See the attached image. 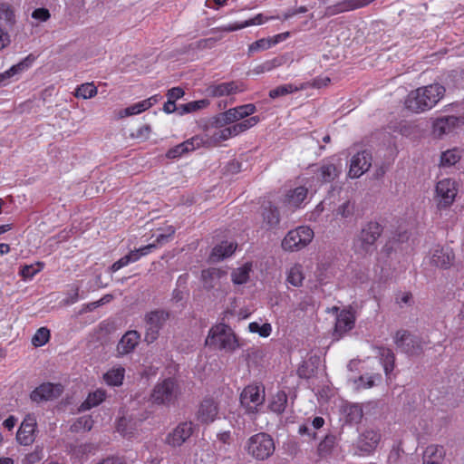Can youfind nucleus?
Returning a JSON list of instances; mask_svg holds the SVG:
<instances>
[{"label":"nucleus","instance_id":"e433bc0d","mask_svg":"<svg viewBox=\"0 0 464 464\" xmlns=\"http://www.w3.org/2000/svg\"><path fill=\"white\" fill-rule=\"evenodd\" d=\"M288 35V33L283 34H277L274 39L270 38H262L259 39L253 44H251L248 47V54L251 55V53L260 51V50H267L269 49L273 44H276L278 43L279 39L282 36Z\"/></svg>","mask_w":464,"mask_h":464},{"label":"nucleus","instance_id":"69168bd1","mask_svg":"<svg viewBox=\"0 0 464 464\" xmlns=\"http://www.w3.org/2000/svg\"><path fill=\"white\" fill-rule=\"evenodd\" d=\"M230 138L231 137L229 136V133H227V129L224 128L222 130L215 131L211 137V140L214 143H219Z\"/></svg>","mask_w":464,"mask_h":464},{"label":"nucleus","instance_id":"052dcab7","mask_svg":"<svg viewBox=\"0 0 464 464\" xmlns=\"http://www.w3.org/2000/svg\"><path fill=\"white\" fill-rule=\"evenodd\" d=\"M139 255L137 254H129L118 261L114 262L111 266L110 267V270L111 272H116L119 269L122 268L123 266H127L130 261H136L139 258Z\"/></svg>","mask_w":464,"mask_h":464},{"label":"nucleus","instance_id":"b1692460","mask_svg":"<svg viewBox=\"0 0 464 464\" xmlns=\"http://www.w3.org/2000/svg\"><path fill=\"white\" fill-rule=\"evenodd\" d=\"M160 95H153L150 97L149 99H146L144 101H141L140 102H137L135 104H132L124 110H121L119 112V115L121 118L139 114L142 111H145L146 110L152 107L155 103H157L160 101Z\"/></svg>","mask_w":464,"mask_h":464},{"label":"nucleus","instance_id":"bf43d9fd","mask_svg":"<svg viewBox=\"0 0 464 464\" xmlns=\"http://www.w3.org/2000/svg\"><path fill=\"white\" fill-rule=\"evenodd\" d=\"M44 458V447L40 445H36L34 450L26 454L24 462L25 464H34L40 461Z\"/></svg>","mask_w":464,"mask_h":464},{"label":"nucleus","instance_id":"a18cd8bd","mask_svg":"<svg viewBox=\"0 0 464 464\" xmlns=\"http://www.w3.org/2000/svg\"><path fill=\"white\" fill-rule=\"evenodd\" d=\"M44 266L43 262H36L32 265H25L21 267L19 275L24 280L32 279L37 273H39Z\"/></svg>","mask_w":464,"mask_h":464},{"label":"nucleus","instance_id":"1a4fd4ad","mask_svg":"<svg viewBox=\"0 0 464 464\" xmlns=\"http://www.w3.org/2000/svg\"><path fill=\"white\" fill-rule=\"evenodd\" d=\"M457 182L451 179H443L440 180L435 187L434 199L440 209L450 207L457 196Z\"/></svg>","mask_w":464,"mask_h":464},{"label":"nucleus","instance_id":"9b49d317","mask_svg":"<svg viewBox=\"0 0 464 464\" xmlns=\"http://www.w3.org/2000/svg\"><path fill=\"white\" fill-rule=\"evenodd\" d=\"M256 111V105L253 103H247L231 108L224 112L218 114L215 117L214 123L217 127L222 128L226 125L237 122V121L254 114Z\"/></svg>","mask_w":464,"mask_h":464},{"label":"nucleus","instance_id":"0eeeda50","mask_svg":"<svg viewBox=\"0 0 464 464\" xmlns=\"http://www.w3.org/2000/svg\"><path fill=\"white\" fill-rule=\"evenodd\" d=\"M314 232L308 227H298L287 233L282 241V247L287 251H298L305 247L313 239Z\"/></svg>","mask_w":464,"mask_h":464},{"label":"nucleus","instance_id":"680f3d73","mask_svg":"<svg viewBox=\"0 0 464 464\" xmlns=\"http://www.w3.org/2000/svg\"><path fill=\"white\" fill-rule=\"evenodd\" d=\"M218 40L216 38L200 39L189 44L191 50H205L211 49Z\"/></svg>","mask_w":464,"mask_h":464},{"label":"nucleus","instance_id":"6ab92c4d","mask_svg":"<svg viewBox=\"0 0 464 464\" xmlns=\"http://www.w3.org/2000/svg\"><path fill=\"white\" fill-rule=\"evenodd\" d=\"M218 414V403L210 398L205 399L201 401L197 411V420L204 424L213 422Z\"/></svg>","mask_w":464,"mask_h":464},{"label":"nucleus","instance_id":"aec40b11","mask_svg":"<svg viewBox=\"0 0 464 464\" xmlns=\"http://www.w3.org/2000/svg\"><path fill=\"white\" fill-rule=\"evenodd\" d=\"M372 0H343L325 8L324 16H333L343 12L368 5Z\"/></svg>","mask_w":464,"mask_h":464},{"label":"nucleus","instance_id":"4be33fe9","mask_svg":"<svg viewBox=\"0 0 464 464\" xmlns=\"http://www.w3.org/2000/svg\"><path fill=\"white\" fill-rule=\"evenodd\" d=\"M226 272L218 268H208L201 273L204 288L207 290L217 289L221 286V281L226 278Z\"/></svg>","mask_w":464,"mask_h":464},{"label":"nucleus","instance_id":"2eb2a0df","mask_svg":"<svg viewBox=\"0 0 464 464\" xmlns=\"http://www.w3.org/2000/svg\"><path fill=\"white\" fill-rule=\"evenodd\" d=\"M63 392L61 384L46 382L35 388L30 394L33 401L40 403L42 401H52L58 398Z\"/></svg>","mask_w":464,"mask_h":464},{"label":"nucleus","instance_id":"09e8293b","mask_svg":"<svg viewBox=\"0 0 464 464\" xmlns=\"http://www.w3.org/2000/svg\"><path fill=\"white\" fill-rule=\"evenodd\" d=\"M301 89H304V86H301L300 88H298V87L294 86L293 84L280 85L269 92V97L272 99H275L279 96H284V95H286L289 93H293Z\"/></svg>","mask_w":464,"mask_h":464},{"label":"nucleus","instance_id":"c756f323","mask_svg":"<svg viewBox=\"0 0 464 464\" xmlns=\"http://www.w3.org/2000/svg\"><path fill=\"white\" fill-rule=\"evenodd\" d=\"M262 218L263 223L266 228H273L278 225L280 221L279 211L276 207L273 206L270 202L263 205Z\"/></svg>","mask_w":464,"mask_h":464},{"label":"nucleus","instance_id":"de8ad7c7","mask_svg":"<svg viewBox=\"0 0 464 464\" xmlns=\"http://www.w3.org/2000/svg\"><path fill=\"white\" fill-rule=\"evenodd\" d=\"M338 170L334 164L324 165L319 169V175L324 182H331L338 177Z\"/></svg>","mask_w":464,"mask_h":464},{"label":"nucleus","instance_id":"5701e85b","mask_svg":"<svg viewBox=\"0 0 464 464\" xmlns=\"http://www.w3.org/2000/svg\"><path fill=\"white\" fill-rule=\"evenodd\" d=\"M460 122L456 116H445L437 119L433 123V133L437 137L451 132Z\"/></svg>","mask_w":464,"mask_h":464},{"label":"nucleus","instance_id":"338daca9","mask_svg":"<svg viewBox=\"0 0 464 464\" xmlns=\"http://www.w3.org/2000/svg\"><path fill=\"white\" fill-rule=\"evenodd\" d=\"M32 17L45 22L50 18V13L46 8H37L33 12Z\"/></svg>","mask_w":464,"mask_h":464},{"label":"nucleus","instance_id":"5fc2aeb1","mask_svg":"<svg viewBox=\"0 0 464 464\" xmlns=\"http://www.w3.org/2000/svg\"><path fill=\"white\" fill-rule=\"evenodd\" d=\"M281 64V62L278 58H274L272 60L266 61L265 63L258 64L253 69V72L255 74H261L266 72H270L273 69L278 67Z\"/></svg>","mask_w":464,"mask_h":464},{"label":"nucleus","instance_id":"e2e57ef3","mask_svg":"<svg viewBox=\"0 0 464 464\" xmlns=\"http://www.w3.org/2000/svg\"><path fill=\"white\" fill-rule=\"evenodd\" d=\"M93 447L92 444L82 443L79 445H74L72 447V453L77 457L82 458L83 455L91 452L92 450Z\"/></svg>","mask_w":464,"mask_h":464},{"label":"nucleus","instance_id":"9d476101","mask_svg":"<svg viewBox=\"0 0 464 464\" xmlns=\"http://www.w3.org/2000/svg\"><path fill=\"white\" fill-rule=\"evenodd\" d=\"M265 401L263 386L250 384L244 388L240 394V403L248 413H255Z\"/></svg>","mask_w":464,"mask_h":464},{"label":"nucleus","instance_id":"79ce46f5","mask_svg":"<svg viewBox=\"0 0 464 464\" xmlns=\"http://www.w3.org/2000/svg\"><path fill=\"white\" fill-rule=\"evenodd\" d=\"M304 279V276L303 273L302 266L299 264H295L288 271L287 282L292 285L298 287L302 285Z\"/></svg>","mask_w":464,"mask_h":464},{"label":"nucleus","instance_id":"393cba45","mask_svg":"<svg viewBox=\"0 0 464 464\" xmlns=\"http://www.w3.org/2000/svg\"><path fill=\"white\" fill-rule=\"evenodd\" d=\"M340 411L344 421L349 424L359 423L363 416L362 408L358 403H345Z\"/></svg>","mask_w":464,"mask_h":464},{"label":"nucleus","instance_id":"a211bd4d","mask_svg":"<svg viewBox=\"0 0 464 464\" xmlns=\"http://www.w3.org/2000/svg\"><path fill=\"white\" fill-rule=\"evenodd\" d=\"M140 334L135 330L127 331L119 341L116 353L117 357H121L132 353L138 346Z\"/></svg>","mask_w":464,"mask_h":464},{"label":"nucleus","instance_id":"13d9d810","mask_svg":"<svg viewBox=\"0 0 464 464\" xmlns=\"http://www.w3.org/2000/svg\"><path fill=\"white\" fill-rule=\"evenodd\" d=\"M248 329L251 333H258V334L262 337L269 336L272 331L270 324L266 323L260 325L256 322L250 323L248 325Z\"/></svg>","mask_w":464,"mask_h":464},{"label":"nucleus","instance_id":"a19ab883","mask_svg":"<svg viewBox=\"0 0 464 464\" xmlns=\"http://www.w3.org/2000/svg\"><path fill=\"white\" fill-rule=\"evenodd\" d=\"M209 105L208 100L203 99L194 101L179 106V114L184 115L207 108Z\"/></svg>","mask_w":464,"mask_h":464},{"label":"nucleus","instance_id":"412c9836","mask_svg":"<svg viewBox=\"0 0 464 464\" xmlns=\"http://www.w3.org/2000/svg\"><path fill=\"white\" fill-rule=\"evenodd\" d=\"M454 260V254L449 246H436L430 257V263L440 268H448Z\"/></svg>","mask_w":464,"mask_h":464},{"label":"nucleus","instance_id":"f257e3e1","mask_svg":"<svg viewBox=\"0 0 464 464\" xmlns=\"http://www.w3.org/2000/svg\"><path fill=\"white\" fill-rule=\"evenodd\" d=\"M444 92L445 88L438 83L418 88L408 94L405 106L415 113L429 111L440 102Z\"/></svg>","mask_w":464,"mask_h":464},{"label":"nucleus","instance_id":"423d86ee","mask_svg":"<svg viewBox=\"0 0 464 464\" xmlns=\"http://www.w3.org/2000/svg\"><path fill=\"white\" fill-rule=\"evenodd\" d=\"M169 318V313L163 309L150 311L145 314V341L148 343H151L158 339L160 329Z\"/></svg>","mask_w":464,"mask_h":464},{"label":"nucleus","instance_id":"4c0bfd02","mask_svg":"<svg viewBox=\"0 0 464 464\" xmlns=\"http://www.w3.org/2000/svg\"><path fill=\"white\" fill-rule=\"evenodd\" d=\"M125 369L122 366H118L109 370L103 376L107 384L112 386H119L122 383L124 378Z\"/></svg>","mask_w":464,"mask_h":464},{"label":"nucleus","instance_id":"37998d69","mask_svg":"<svg viewBox=\"0 0 464 464\" xmlns=\"http://www.w3.org/2000/svg\"><path fill=\"white\" fill-rule=\"evenodd\" d=\"M106 393L102 390H97L90 393L87 399L82 402L81 408L82 410H90L92 407L99 405L105 399Z\"/></svg>","mask_w":464,"mask_h":464},{"label":"nucleus","instance_id":"58836bf2","mask_svg":"<svg viewBox=\"0 0 464 464\" xmlns=\"http://www.w3.org/2000/svg\"><path fill=\"white\" fill-rule=\"evenodd\" d=\"M287 404V395L285 392H278L273 396L272 401L269 404V408L272 411L281 414L285 411Z\"/></svg>","mask_w":464,"mask_h":464},{"label":"nucleus","instance_id":"f8f14e48","mask_svg":"<svg viewBox=\"0 0 464 464\" xmlns=\"http://www.w3.org/2000/svg\"><path fill=\"white\" fill-rule=\"evenodd\" d=\"M194 424L192 421L180 422L165 438V443L176 448L183 445L193 434Z\"/></svg>","mask_w":464,"mask_h":464},{"label":"nucleus","instance_id":"4468645a","mask_svg":"<svg viewBox=\"0 0 464 464\" xmlns=\"http://www.w3.org/2000/svg\"><path fill=\"white\" fill-rule=\"evenodd\" d=\"M36 427L35 416L33 414L26 415L16 433L18 443L24 446L31 445L35 440Z\"/></svg>","mask_w":464,"mask_h":464},{"label":"nucleus","instance_id":"bb28decb","mask_svg":"<svg viewBox=\"0 0 464 464\" xmlns=\"http://www.w3.org/2000/svg\"><path fill=\"white\" fill-rule=\"evenodd\" d=\"M446 451L443 446L430 445L423 453V464H441Z\"/></svg>","mask_w":464,"mask_h":464},{"label":"nucleus","instance_id":"603ef678","mask_svg":"<svg viewBox=\"0 0 464 464\" xmlns=\"http://www.w3.org/2000/svg\"><path fill=\"white\" fill-rule=\"evenodd\" d=\"M335 444V437L334 435H327L318 445V453L321 457L327 456L333 450Z\"/></svg>","mask_w":464,"mask_h":464},{"label":"nucleus","instance_id":"3c124183","mask_svg":"<svg viewBox=\"0 0 464 464\" xmlns=\"http://www.w3.org/2000/svg\"><path fill=\"white\" fill-rule=\"evenodd\" d=\"M93 420L90 416L80 417L71 427L72 431H89L92 429Z\"/></svg>","mask_w":464,"mask_h":464},{"label":"nucleus","instance_id":"473e14b6","mask_svg":"<svg viewBox=\"0 0 464 464\" xmlns=\"http://www.w3.org/2000/svg\"><path fill=\"white\" fill-rule=\"evenodd\" d=\"M278 16H270V17H265L262 14H256L254 18L246 20V22L242 24H236L233 25H227L224 26L222 28L225 32H233L237 31L250 25H259L264 24L266 21L272 20V19H278Z\"/></svg>","mask_w":464,"mask_h":464},{"label":"nucleus","instance_id":"20e7f679","mask_svg":"<svg viewBox=\"0 0 464 464\" xmlns=\"http://www.w3.org/2000/svg\"><path fill=\"white\" fill-rule=\"evenodd\" d=\"M245 449L251 457L257 460L268 459L275 451V442L270 435L259 432L251 436L245 446Z\"/></svg>","mask_w":464,"mask_h":464},{"label":"nucleus","instance_id":"49530a36","mask_svg":"<svg viewBox=\"0 0 464 464\" xmlns=\"http://www.w3.org/2000/svg\"><path fill=\"white\" fill-rule=\"evenodd\" d=\"M460 160V154L458 150H449L440 156V164L443 167H450L455 165Z\"/></svg>","mask_w":464,"mask_h":464},{"label":"nucleus","instance_id":"774afa93","mask_svg":"<svg viewBox=\"0 0 464 464\" xmlns=\"http://www.w3.org/2000/svg\"><path fill=\"white\" fill-rule=\"evenodd\" d=\"M184 94H185V92L182 88L174 87L168 91L167 97H168V100L175 102L176 100L183 97Z\"/></svg>","mask_w":464,"mask_h":464},{"label":"nucleus","instance_id":"c9c22d12","mask_svg":"<svg viewBox=\"0 0 464 464\" xmlns=\"http://www.w3.org/2000/svg\"><path fill=\"white\" fill-rule=\"evenodd\" d=\"M138 428V421L126 417L119 420L117 424V430L124 437H132Z\"/></svg>","mask_w":464,"mask_h":464},{"label":"nucleus","instance_id":"6e6d98bb","mask_svg":"<svg viewBox=\"0 0 464 464\" xmlns=\"http://www.w3.org/2000/svg\"><path fill=\"white\" fill-rule=\"evenodd\" d=\"M354 214V202L346 200L341 204L336 209V216L342 218H352Z\"/></svg>","mask_w":464,"mask_h":464},{"label":"nucleus","instance_id":"dca6fc26","mask_svg":"<svg viewBox=\"0 0 464 464\" xmlns=\"http://www.w3.org/2000/svg\"><path fill=\"white\" fill-rule=\"evenodd\" d=\"M245 91L243 82L231 81L218 84H210L207 87L206 92L208 96L218 98L222 96H229Z\"/></svg>","mask_w":464,"mask_h":464},{"label":"nucleus","instance_id":"ddd939ff","mask_svg":"<svg viewBox=\"0 0 464 464\" xmlns=\"http://www.w3.org/2000/svg\"><path fill=\"white\" fill-rule=\"evenodd\" d=\"M372 161V153L363 150L354 154L351 159L348 175L351 179H358L367 172Z\"/></svg>","mask_w":464,"mask_h":464},{"label":"nucleus","instance_id":"c85d7f7f","mask_svg":"<svg viewBox=\"0 0 464 464\" xmlns=\"http://www.w3.org/2000/svg\"><path fill=\"white\" fill-rule=\"evenodd\" d=\"M236 247L237 246L233 242H222L212 249L209 258L212 262H218L230 256L235 252Z\"/></svg>","mask_w":464,"mask_h":464},{"label":"nucleus","instance_id":"39448f33","mask_svg":"<svg viewBox=\"0 0 464 464\" xmlns=\"http://www.w3.org/2000/svg\"><path fill=\"white\" fill-rule=\"evenodd\" d=\"M382 232V228L379 223L374 221L368 222L362 228L358 237L353 241L354 251L361 255L369 253Z\"/></svg>","mask_w":464,"mask_h":464},{"label":"nucleus","instance_id":"2f4dec72","mask_svg":"<svg viewBox=\"0 0 464 464\" xmlns=\"http://www.w3.org/2000/svg\"><path fill=\"white\" fill-rule=\"evenodd\" d=\"M259 121L260 118L258 116H252L246 120H244L241 122L235 123L232 126L227 127V133H229V136L231 138L237 136L238 134L247 130L248 129L257 124Z\"/></svg>","mask_w":464,"mask_h":464},{"label":"nucleus","instance_id":"0e129e2a","mask_svg":"<svg viewBox=\"0 0 464 464\" xmlns=\"http://www.w3.org/2000/svg\"><path fill=\"white\" fill-rule=\"evenodd\" d=\"M357 389L371 388L374 385L373 376H360L354 381Z\"/></svg>","mask_w":464,"mask_h":464},{"label":"nucleus","instance_id":"6e6552de","mask_svg":"<svg viewBox=\"0 0 464 464\" xmlns=\"http://www.w3.org/2000/svg\"><path fill=\"white\" fill-rule=\"evenodd\" d=\"M394 343L397 348L410 356L419 355L423 351V343L421 339L411 334L407 330H399L394 335Z\"/></svg>","mask_w":464,"mask_h":464},{"label":"nucleus","instance_id":"c03bdc74","mask_svg":"<svg viewBox=\"0 0 464 464\" xmlns=\"http://www.w3.org/2000/svg\"><path fill=\"white\" fill-rule=\"evenodd\" d=\"M98 92L97 87L93 82H86L78 86L74 92L76 98L90 99L94 97Z\"/></svg>","mask_w":464,"mask_h":464},{"label":"nucleus","instance_id":"a878e982","mask_svg":"<svg viewBox=\"0 0 464 464\" xmlns=\"http://www.w3.org/2000/svg\"><path fill=\"white\" fill-rule=\"evenodd\" d=\"M202 143V139L198 137H193L176 147L170 149L168 153L167 157L169 159H174L177 157H179L183 155L185 152L193 151L197 148H199V146Z\"/></svg>","mask_w":464,"mask_h":464},{"label":"nucleus","instance_id":"8fccbe9b","mask_svg":"<svg viewBox=\"0 0 464 464\" xmlns=\"http://www.w3.org/2000/svg\"><path fill=\"white\" fill-rule=\"evenodd\" d=\"M380 354L383 360L384 371L386 373H389L394 368L395 355L393 352L389 348H382Z\"/></svg>","mask_w":464,"mask_h":464},{"label":"nucleus","instance_id":"72a5a7b5","mask_svg":"<svg viewBox=\"0 0 464 464\" xmlns=\"http://www.w3.org/2000/svg\"><path fill=\"white\" fill-rule=\"evenodd\" d=\"M307 188L304 187H297L292 190H289L286 194L285 201L286 203L294 208H298L301 203L307 197Z\"/></svg>","mask_w":464,"mask_h":464},{"label":"nucleus","instance_id":"864d4df0","mask_svg":"<svg viewBox=\"0 0 464 464\" xmlns=\"http://www.w3.org/2000/svg\"><path fill=\"white\" fill-rule=\"evenodd\" d=\"M50 338V331L46 327H41L32 338V343L35 347L44 345Z\"/></svg>","mask_w":464,"mask_h":464},{"label":"nucleus","instance_id":"f704fd0d","mask_svg":"<svg viewBox=\"0 0 464 464\" xmlns=\"http://www.w3.org/2000/svg\"><path fill=\"white\" fill-rule=\"evenodd\" d=\"M32 61L33 59H31V55H29L26 58H24L22 62L13 65L9 70L5 71L3 73H0V85L4 84L5 82L10 79L12 76L28 68Z\"/></svg>","mask_w":464,"mask_h":464},{"label":"nucleus","instance_id":"f03ea898","mask_svg":"<svg viewBox=\"0 0 464 464\" xmlns=\"http://www.w3.org/2000/svg\"><path fill=\"white\" fill-rule=\"evenodd\" d=\"M206 345L214 349L232 352L238 347V343L231 328L224 324L213 326L207 336Z\"/></svg>","mask_w":464,"mask_h":464},{"label":"nucleus","instance_id":"f3484780","mask_svg":"<svg viewBox=\"0 0 464 464\" xmlns=\"http://www.w3.org/2000/svg\"><path fill=\"white\" fill-rule=\"evenodd\" d=\"M381 440V435L373 430H367L362 432L356 442V453L360 455H368L377 447Z\"/></svg>","mask_w":464,"mask_h":464},{"label":"nucleus","instance_id":"ea45409f","mask_svg":"<svg viewBox=\"0 0 464 464\" xmlns=\"http://www.w3.org/2000/svg\"><path fill=\"white\" fill-rule=\"evenodd\" d=\"M251 267V264L246 263L244 266L233 270L231 274L233 283L236 285H242L246 283L249 278Z\"/></svg>","mask_w":464,"mask_h":464},{"label":"nucleus","instance_id":"4d7b16f0","mask_svg":"<svg viewBox=\"0 0 464 464\" xmlns=\"http://www.w3.org/2000/svg\"><path fill=\"white\" fill-rule=\"evenodd\" d=\"M0 19L6 24L13 25L15 23V15L10 5L7 4L0 5Z\"/></svg>","mask_w":464,"mask_h":464},{"label":"nucleus","instance_id":"7c9ffc66","mask_svg":"<svg viewBox=\"0 0 464 464\" xmlns=\"http://www.w3.org/2000/svg\"><path fill=\"white\" fill-rule=\"evenodd\" d=\"M259 121L260 118L258 116H252L246 120H244L241 122L235 123L232 126L227 127V133H229V136L231 138L237 136L238 134L247 130L248 129L257 124Z\"/></svg>","mask_w":464,"mask_h":464},{"label":"nucleus","instance_id":"7ed1b4c3","mask_svg":"<svg viewBox=\"0 0 464 464\" xmlns=\"http://www.w3.org/2000/svg\"><path fill=\"white\" fill-rule=\"evenodd\" d=\"M180 395V388L174 378H166L152 389L150 400L159 405H173Z\"/></svg>","mask_w":464,"mask_h":464},{"label":"nucleus","instance_id":"cd10ccee","mask_svg":"<svg viewBox=\"0 0 464 464\" xmlns=\"http://www.w3.org/2000/svg\"><path fill=\"white\" fill-rule=\"evenodd\" d=\"M354 325L353 314L346 310H343L337 315L335 323V333L341 336L343 334L351 330Z\"/></svg>","mask_w":464,"mask_h":464}]
</instances>
